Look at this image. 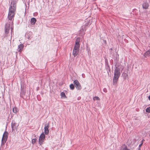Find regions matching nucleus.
Listing matches in <instances>:
<instances>
[{
    "mask_svg": "<svg viewBox=\"0 0 150 150\" xmlns=\"http://www.w3.org/2000/svg\"><path fill=\"white\" fill-rule=\"evenodd\" d=\"M149 5L148 3H144L142 5L144 9H147L149 7Z\"/></svg>",
    "mask_w": 150,
    "mask_h": 150,
    "instance_id": "nucleus-11",
    "label": "nucleus"
},
{
    "mask_svg": "<svg viewBox=\"0 0 150 150\" xmlns=\"http://www.w3.org/2000/svg\"><path fill=\"white\" fill-rule=\"evenodd\" d=\"M61 95L62 97H64L65 98L66 97L65 93L63 92L61 93Z\"/></svg>",
    "mask_w": 150,
    "mask_h": 150,
    "instance_id": "nucleus-19",
    "label": "nucleus"
},
{
    "mask_svg": "<svg viewBox=\"0 0 150 150\" xmlns=\"http://www.w3.org/2000/svg\"><path fill=\"white\" fill-rule=\"evenodd\" d=\"M80 38H78L76 40L75 45L73 50L72 54L74 57H76L78 54L79 51L80 45L79 42L80 41Z\"/></svg>",
    "mask_w": 150,
    "mask_h": 150,
    "instance_id": "nucleus-2",
    "label": "nucleus"
},
{
    "mask_svg": "<svg viewBox=\"0 0 150 150\" xmlns=\"http://www.w3.org/2000/svg\"><path fill=\"white\" fill-rule=\"evenodd\" d=\"M123 69H122L121 71H122V70Z\"/></svg>",
    "mask_w": 150,
    "mask_h": 150,
    "instance_id": "nucleus-24",
    "label": "nucleus"
},
{
    "mask_svg": "<svg viewBox=\"0 0 150 150\" xmlns=\"http://www.w3.org/2000/svg\"><path fill=\"white\" fill-rule=\"evenodd\" d=\"M10 25L9 24H6V25L5 28V33L7 34L8 33L10 30Z\"/></svg>",
    "mask_w": 150,
    "mask_h": 150,
    "instance_id": "nucleus-8",
    "label": "nucleus"
},
{
    "mask_svg": "<svg viewBox=\"0 0 150 150\" xmlns=\"http://www.w3.org/2000/svg\"><path fill=\"white\" fill-rule=\"evenodd\" d=\"M149 136H150V135H149Z\"/></svg>",
    "mask_w": 150,
    "mask_h": 150,
    "instance_id": "nucleus-25",
    "label": "nucleus"
},
{
    "mask_svg": "<svg viewBox=\"0 0 150 150\" xmlns=\"http://www.w3.org/2000/svg\"><path fill=\"white\" fill-rule=\"evenodd\" d=\"M144 140V139L142 140V141L141 143L139 145V148L142 146V145L143 144V142Z\"/></svg>",
    "mask_w": 150,
    "mask_h": 150,
    "instance_id": "nucleus-21",
    "label": "nucleus"
},
{
    "mask_svg": "<svg viewBox=\"0 0 150 150\" xmlns=\"http://www.w3.org/2000/svg\"><path fill=\"white\" fill-rule=\"evenodd\" d=\"M121 67L118 66L116 68L114 71V76L113 79L114 85H115L120 75V69Z\"/></svg>",
    "mask_w": 150,
    "mask_h": 150,
    "instance_id": "nucleus-3",
    "label": "nucleus"
},
{
    "mask_svg": "<svg viewBox=\"0 0 150 150\" xmlns=\"http://www.w3.org/2000/svg\"><path fill=\"white\" fill-rule=\"evenodd\" d=\"M149 99L150 100V95L149 96Z\"/></svg>",
    "mask_w": 150,
    "mask_h": 150,
    "instance_id": "nucleus-23",
    "label": "nucleus"
},
{
    "mask_svg": "<svg viewBox=\"0 0 150 150\" xmlns=\"http://www.w3.org/2000/svg\"><path fill=\"white\" fill-rule=\"evenodd\" d=\"M70 87L71 89L73 90L74 88V86L73 84H71L70 85Z\"/></svg>",
    "mask_w": 150,
    "mask_h": 150,
    "instance_id": "nucleus-17",
    "label": "nucleus"
},
{
    "mask_svg": "<svg viewBox=\"0 0 150 150\" xmlns=\"http://www.w3.org/2000/svg\"><path fill=\"white\" fill-rule=\"evenodd\" d=\"M93 99L94 100H99L100 99L97 96H96L93 98Z\"/></svg>",
    "mask_w": 150,
    "mask_h": 150,
    "instance_id": "nucleus-20",
    "label": "nucleus"
},
{
    "mask_svg": "<svg viewBox=\"0 0 150 150\" xmlns=\"http://www.w3.org/2000/svg\"><path fill=\"white\" fill-rule=\"evenodd\" d=\"M74 85L76 87L78 90H80L81 89V86L79 82L77 80H75L74 81Z\"/></svg>",
    "mask_w": 150,
    "mask_h": 150,
    "instance_id": "nucleus-6",
    "label": "nucleus"
},
{
    "mask_svg": "<svg viewBox=\"0 0 150 150\" xmlns=\"http://www.w3.org/2000/svg\"><path fill=\"white\" fill-rule=\"evenodd\" d=\"M18 111V110L17 108L15 107L13 108V111L14 113H16Z\"/></svg>",
    "mask_w": 150,
    "mask_h": 150,
    "instance_id": "nucleus-15",
    "label": "nucleus"
},
{
    "mask_svg": "<svg viewBox=\"0 0 150 150\" xmlns=\"http://www.w3.org/2000/svg\"><path fill=\"white\" fill-rule=\"evenodd\" d=\"M49 124L47 123L45 124L44 127V132L45 134L47 135L49 133Z\"/></svg>",
    "mask_w": 150,
    "mask_h": 150,
    "instance_id": "nucleus-7",
    "label": "nucleus"
},
{
    "mask_svg": "<svg viewBox=\"0 0 150 150\" xmlns=\"http://www.w3.org/2000/svg\"><path fill=\"white\" fill-rule=\"evenodd\" d=\"M37 141V139H33L32 140L31 143L33 144H34Z\"/></svg>",
    "mask_w": 150,
    "mask_h": 150,
    "instance_id": "nucleus-16",
    "label": "nucleus"
},
{
    "mask_svg": "<svg viewBox=\"0 0 150 150\" xmlns=\"http://www.w3.org/2000/svg\"><path fill=\"white\" fill-rule=\"evenodd\" d=\"M145 57H146L147 56H150V50L146 52L144 54Z\"/></svg>",
    "mask_w": 150,
    "mask_h": 150,
    "instance_id": "nucleus-12",
    "label": "nucleus"
},
{
    "mask_svg": "<svg viewBox=\"0 0 150 150\" xmlns=\"http://www.w3.org/2000/svg\"><path fill=\"white\" fill-rule=\"evenodd\" d=\"M16 123L15 122H12L11 123V127L12 130H14L15 129V126L16 125Z\"/></svg>",
    "mask_w": 150,
    "mask_h": 150,
    "instance_id": "nucleus-14",
    "label": "nucleus"
},
{
    "mask_svg": "<svg viewBox=\"0 0 150 150\" xmlns=\"http://www.w3.org/2000/svg\"><path fill=\"white\" fill-rule=\"evenodd\" d=\"M146 111L147 112L150 113V107L147 108L146 109Z\"/></svg>",
    "mask_w": 150,
    "mask_h": 150,
    "instance_id": "nucleus-18",
    "label": "nucleus"
},
{
    "mask_svg": "<svg viewBox=\"0 0 150 150\" xmlns=\"http://www.w3.org/2000/svg\"><path fill=\"white\" fill-rule=\"evenodd\" d=\"M24 45L22 44H21L18 45V48L17 49L18 51V52H21L22 51L23 49V47Z\"/></svg>",
    "mask_w": 150,
    "mask_h": 150,
    "instance_id": "nucleus-9",
    "label": "nucleus"
},
{
    "mask_svg": "<svg viewBox=\"0 0 150 150\" xmlns=\"http://www.w3.org/2000/svg\"><path fill=\"white\" fill-rule=\"evenodd\" d=\"M45 138V134L42 133L40 135L39 139V143L40 145H41L43 144Z\"/></svg>",
    "mask_w": 150,
    "mask_h": 150,
    "instance_id": "nucleus-5",
    "label": "nucleus"
},
{
    "mask_svg": "<svg viewBox=\"0 0 150 150\" xmlns=\"http://www.w3.org/2000/svg\"><path fill=\"white\" fill-rule=\"evenodd\" d=\"M120 150H130L128 149L127 146L125 144L123 145Z\"/></svg>",
    "mask_w": 150,
    "mask_h": 150,
    "instance_id": "nucleus-10",
    "label": "nucleus"
},
{
    "mask_svg": "<svg viewBox=\"0 0 150 150\" xmlns=\"http://www.w3.org/2000/svg\"><path fill=\"white\" fill-rule=\"evenodd\" d=\"M8 133L5 131L4 133L2 139V144H4L6 142L8 138Z\"/></svg>",
    "mask_w": 150,
    "mask_h": 150,
    "instance_id": "nucleus-4",
    "label": "nucleus"
},
{
    "mask_svg": "<svg viewBox=\"0 0 150 150\" xmlns=\"http://www.w3.org/2000/svg\"><path fill=\"white\" fill-rule=\"evenodd\" d=\"M16 9V5L14 2H12L9 8L8 17L10 20L12 19L14 17Z\"/></svg>",
    "mask_w": 150,
    "mask_h": 150,
    "instance_id": "nucleus-1",
    "label": "nucleus"
},
{
    "mask_svg": "<svg viewBox=\"0 0 150 150\" xmlns=\"http://www.w3.org/2000/svg\"><path fill=\"white\" fill-rule=\"evenodd\" d=\"M103 91H104L105 92H107V90L106 89H103Z\"/></svg>",
    "mask_w": 150,
    "mask_h": 150,
    "instance_id": "nucleus-22",
    "label": "nucleus"
},
{
    "mask_svg": "<svg viewBox=\"0 0 150 150\" xmlns=\"http://www.w3.org/2000/svg\"><path fill=\"white\" fill-rule=\"evenodd\" d=\"M30 21L31 23L33 25H34L35 24L36 21V20L35 18H31Z\"/></svg>",
    "mask_w": 150,
    "mask_h": 150,
    "instance_id": "nucleus-13",
    "label": "nucleus"
}]
</instances>
